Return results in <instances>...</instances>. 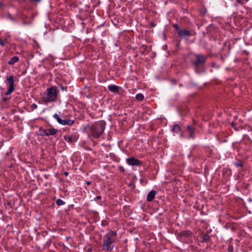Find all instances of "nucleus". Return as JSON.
Returning <instances> with one entry per match:
<instances>
[{
  "label": "nucleus",
  "instance_id": "nucleus-1",
  "mask_svg": "<svg viewBox=\"0 0 252 252\" xmlns=\"http://www.w3.org/2000/svg\"><path fill=\"white\" fill-rule=\"evenodd\" d=\"M116 236V232L110 231L104 236L102 245V248L104 250L108 251L113 249Z\"/></svg>",
  "mask_w": 252,
  "mask_h": 252
},
{
  "label": "nucleus",
  "instance_id": "nucleus-2",
  "mask_svg": "<svg viewBox=\"0 0 252 252\" xmlns=\"http://www.w3.org/2000/svg\"><path fill=\"white\" fill-rule=\"evenodd\" d=\"M105 124L103 122L94 124L91 127L92 135L94 138H98L103 133Z\"/></svg>",
  "mask_w": 252,
  "mask_h": 252
},
{
  "label": "nucleus",
  "instance_id": "nucleus-3",
  "mask_svg": "<svg viewBox=\"0 0 252 252\" xmlns=\"http://www.w3.org/2000/svg\"><path fill=\"white\" fill-rule=\"evenodd\" d=\"M47 95L43 97L42 101L45 103L54 101L56 100L57 97V91L56 88L51 87L47 90Z\"/></svg>",
  "mask_w": 252,
  "mask_h": 252
},
{
  "label": "nucleus",
  "instance_id": "nucleus-4",
  "mask_svg": "<svg viewBox=\"0 0 252 252\" xmlns=\"http://www.w3.org/2000/svg\"><path fill=\"white\" fill-rule=\"evenodd\" d=\"M9 83L8 90L5 92L6 95L10 94L14 91V79L12 76H10L7 78Z\"/></svg>",
  "mask_w": 252,
  "mask_h": 252
},
{
  "label": "nucleus",
  "instance_id": "nucleus-5",
  "mask_svg": "<svg viewBox=\"0 0 252 252\" xmlns=\"http://www.w3.org/2000/svg\"><path fill=\"white\" fill-rule=\"evenodd\" d=\"M57 132V130L54 128L47 129L42 131V134L46 136L53 135L55 134Z\"/></svg>",
  "mask_w": 252,
  "mask_h": 252
},
{
  "label": "nucleus",
  "instance_id": "nucleus-6",
  "mask_svg": "<svg viewBox=\"0 0 252 252\" xmlns=\"http://www.w3.org/2000/svg\"><path fill=\"white\" fill-rule=\"evenodd\" d=\"M196 61L194 63L196 66L199 64L203 63L205 61V59L204 56L201 55H196Z\"/></svg>",
  "mask_w": 252,
  "mask_h": 252
},
{
  "label": "nucleus",
  "instance_id": "nucleus-7",
  "mask_svg": "<svg viewBox=\"0 0 252 252\" xmlns=\"http://www.w3.org/2000/svg\"><path fill=\"white\" fill-rule=\"evenodd\" d=\"M187 130L189 134L190 138H193L194 137V133L195 131V128L193 127L192 126H188L187 127Z\"/></svg>",
  "mask_w": 252,
  "mask_h": 252
},
{
  "label": "nucleus",
  "instance_id": "nucleus-8",
  "mask_svg": "<svg viewBox=\"0 0 252 252\" xmlns=\"http://www.w3.org/2000/svg\"><path fill=\"white\" fill-rule=\"evenodd\" d=\"M127 163L130 165H138L140 164L139 161L134 158H131L126 159Z\"/></svg>",
  "mask_w": 252,
  "mask_h": 252
},
{
  "label": "nucleus",
  "instance_id": "nucleus-9",
  "mask_svg": "<svg viewBox=\"0 0 252 252\" xmlns=\"http://www.w3.org/2000/svg\"><path fill=\"white\" fill-rule=\"evenodd\" d=\"M178 33L181 37H185L190 35V32L188 30H180Z\"/></svg>",
  "mask_w": 252,
  "mask_h": 252
},
{
  "label": "nucleus",
  "instance_id": "nucleus-10",
  "mask_svg": "<svg viewBox=\"0 0 252 252\" xmlns=\"http://www.w3.org/2000/svg\"><path fill=\"white\" fill-rule=\"evenodd\" d=\"M156 194V192L155 190L151 191L147 195V200L149 202L152 201L155 198Z\"/></svg>",
  "mask_w": 252,
  "mask_h": 252
},
{
  "label": "nucleus",
  "instance_id": "nucleus-11",
  "mask_svg": "<svg viewBox=\"0 0 252 252\" xmlns=\"http://www.w3.org/2000/svg\"><path fill=\"white\" fill-rule=\"evenodd\" d=\"M108 90L113 93L118 92L119 87L116 85H109L108 87Z\"/></svg>",
  "mask_w": 252,
  "mask_h": 252
},
{
  "label": "nucleus",
  "instance_id": "nucleus-12",
  "mask_svg": "<svg viewBox=\"0 0 252 252\" xmlns=\"http://www.w3.org/2000/svg\"><path fill=\"white\" fill-rule=\"evenodd\" d=\"M73 121L68 119H61V121L60 124L63 125H71L73 124Z\"/></svg>",
  "mask_w": 252,
  "mask_h": 252
},
{
  "label": "nucleus",
  "instance_id": "nucleus-13",
  "mask_svg": "<svg viewBox=\"0 0 252 252\" xmlns=\"http://www.w3.org/2000/svg\"><path fill=\"white\" fill-rule=\"evenodd\" d=\"M19 60V58L16 56H14L10 59V60L8 62V63L10 64H13L15 63L18 62Z\"/></svg>",
  "mask_w": 252,
  "mask_h": 252
},
{
  "label": "nucleus",
  "instance_id": "nucleus-14",
  "mask_svg": "<svg viewBox=\"0 0 252 252\" xmlns=\"http://www.w3.org/2000/svg\"><path fill=\"white\" fill-rule=\"evenodd\" d=\"M180 126L177 125H174L172 128V130L174 132H178L179 131H180Z\"/></svg>",
  "mask_w": 252,
  "mask_h": 252
},
{
  "label": "nucleus",
  "instance_id": "nucleus-15",
  "mask_svg": "<svg viewBox=\"0 0 252 252\" xmlns=\"http://www.w3.org/2000/svg\"><path fill=\"white\" fill-rule=\"evenodd\" d=\"M144 98V96L141 94H138L136 95V99L139 101H142Z\"/></svg>",
  "mask_w": 252,
  "mask_h": 252
},
{
  "label": "nucleus",
  "instance_id": "nucleus-16",
  "mask_svg": "<svg viewBox=\"0 0 252 252\" xmlns=\"http://www.w3.org/2000/svg\"><path fill=\"white\" fill-rule=\"evenodd\" d=\"M56 203L58 206H61L63 205L64 202L62 200L58 199L56 201Z\"/></svg>",
  "mask_w": 252,
  "mask_h": 252
},
{
  "label": "nucleus",
  "instance_id": "nucleus-17",
  "mask_svg": "<svg viewBox=\"0 0 252 252\" xmlns=\"http://www.w3.org/2000/svg\"><path fill=\"white\" fill-rule=\"evenodd\" d=\"M53 117H54V118L55 119H56L57 120V121H58V122L59 123H60V122L61 121V119H61V118H60L59 117V116H58L57 114H54V116H53Z\"/></svg>",
  "mask_w": 252,
  "mask_h": 252
},
{
  "label": "nucleus",
  "instance_id": "nucleus-18",
  "mask_svg": "<svg viewBox=\"0 0 252 252\" xmlns=\"http://www.w3.org/2000/svg\"><path fill=\"white\" fill-rule=\"evenodd\" d=\"M66 138V140L68 142H71L72 141V138L71 137H65Z\"/></svg>",
  "mask_w": 252,
  "mask_h": 252
},
{
  "label": "nucleus",
  "instance_id": "nucleus-19",
  "mask_svg": "<svg viewBox=\"0 0 252 252\" xmlns=\"http://www.w3.org/2000/svg\"><path fill=\"white\" fill-rule=\"evenodd\" d=\"M231 126H232V127H234V128H235L236 130H237V129H236V128L235 127V124H234V122H232V123H231Z\"/></svg>",
  "mask_w": 252,
  "mask_h": 252
},
{
  "label": "nucleus",
  "instance_id": "nucleus-20",
  "mask_svg": "<svg viewBox=\"0 0 252 252\" xmlns=\"http://www.w3.org/2000/svg\"><path fill=\"white\" fill-rule=\"evenodd\" d=\"M236 166H242V163H236Z\"/></svg>",
  "mask_w": 252,
  "mask_h": 252
},
{
  "label": "nucleus",
  "instance_id": "nucleus-21",
  "mask_svg": "<svg viewBox=\"0 0 252 252\" xmlns=\"http://www.w3.org/2000/svg\"><path fill=\"white\" fill-rule=\"evenodd\" d=\"M32 1H34V2H39L41 1V0H31Z\"/></svg>",
  "mask_w": 252,
  "mask_h": 252
},
{
  "label": "nucleus",
  "instance_id": "nucleus-22",
  "mask_svg": "<svg viewBox=\"0 0 252 252\" xmlns=\"http://www.w3.org/2000/svg\"><path fill=\"white\" fill-rule=\"evenodd\" d=\"M236 1L239 3H241V0H236Z\"/></svg>",
  "mask_w": 252,
  "mask_h": 252
},
{
  "label": "nucleus",
  "instance_id": "nucleus-23",
  "mask_svg": "<svg viewBox=\"0 0 252 252\" xmlns=\"http://www.w3.org/2000/svg\"><path fill=\"white\" fill-rule=\"evenodd\" d=\"M100 198H101V196H98L96 198V199H100Z\"/></svg>",
  "mask_w": 252,
  "mask_h": 252
},
{
  "label": "nucleus",
  "instance_id": "nucleus-24",
  "mask_svg": "<svg viewBox=\"0 0 252 252\" xmlns=\"http://www.w3.org/2000/svg\"><path fill=\"white\" fill-rule=\"evenodd\" d=\"M86 184H87V185H90V184H91V182H89V181H87V182H86Z\"/></svg>",
  "mask_w": 252,
  "mask_h": 252
},
{
  "label": "nucleus",
  "instance_id": "nucleus-25",
  "mask_svg": "<svg viewBox=\"0 0 252 252\" xmlns=\"http://www.w3.org/2000/svg\"><path fill=\"white\" fill-rule=\"evenodd\" d=\"M208 238V236H205L204 239H205V240H207V239Z\"/></svg>",
  "mask_w": 252,
  "mask_h": 252
},
{
  "label": "nucleus",
  "instance_id": "nucleus-26",
  "mask_svg": "<svg viewBox=\"0 0 252 252\" xmlns=\"http://www.w3.org/2000/svg\"><path fill=\"white\" fill-rule=\"evenodd\" d=\"M64 174H65V175L67 176V175H68V173H67V172H65L64 173Z\"/></svg>",
  "mask_w": 252,
  "mask_h": 252
},
{
  "label": "nucleus",
  "instance_id": "nucleus-27",
  "mask_svg": "<svg viewBox=\"0 0 252 252\" xmlns=\"http://www.w3.org/2000/svg\"><path fill=\"white\" fill-rule=\"evenodd\" d=\"M33 105H34V107L36 108V107H37V106H36V105H35V104H33Z\"/></svg>",
  "mask_w": 252,
  "mask_h": 252
},
{
  "label": "nucleus",
  "instance_id": "nucleus-28",
  "mask_svg": "<svg viewBox=\"0 0 252 252\" xmlns=\"http://www.w3.org/2000/svg\"><path fill=\"white\" fill-rule=\"evenodd\" d=\"M1 6V3H0V7Z\"/></svg>",
  "mask_w": 252,
  "mask_h": 252
},
{
  "label": "nucleus",
  "instance_id": "nucleus-29",
  "mask_svg": "<svg viewBox=\"0 0 252 252\" xmlns=\"http://www.w3.org/2000/svg\"><path fill=\"white\" fill-rule=\"evenodd\" d=\"M246 1H248L249 0H246Z\"/></svg>",
  "mask_w": 252,
  "mask_h": 252
}]
</instances>
